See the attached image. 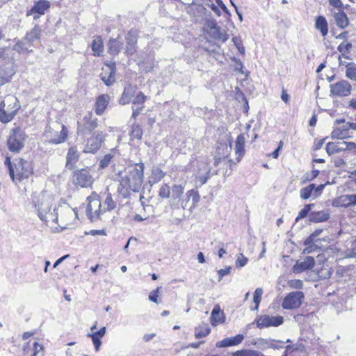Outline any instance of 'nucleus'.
I'll use <instances>...</instances> for the list:
<instances>
[{
  "instance_id": "25",
  "label": "nucleus",
  "mask_w": 356,
  "mask_h": 356,
  "mask_svg": "<svg viewBox=\"0 0 356 356\" xmlns=\"http://www.w3.org/2000/svg\"><path fill=\"white\" fill-rule=\"evenodd\" d=\"M337 205L348 207L356 205V194H346L341 195L337 200Z\"/></svg>"
},
{
  "instance_id": "50",
  "label": "nucleus",
  "mask_w": 356,
  "mask_h": 356,
  "mask_svg": "<svg viewBox=\"0 0 356 356\" xmlns=\"http://www.w3.org/2000/svg\"><path fill=\"white\" fill-rule=\"evenodd\" d=\"M314 206V204H306L304 207V208L299 211L298 215L296 218V222H298L300 219L305 218L308 215L309 212L311 211L312 208Z\"/></svg>"
},
{
  "instance_id": "27",
  "label": "nucleus",
  "mask_w": 356,
  "mask_h": 356,
  "mask_svg": "<svg viewBox=\"0 0 356 356\" xmlns=\"http://www.w3.org/2000/svg\"><path fill=\"white\" fill-rule=\"evenodd\" d=\"M208 26L210 27L211 35L213 38L222 42H225L227 40V35L221 31L220 28L217 26L215 21H211Z\"/></svg>"
},
{
  "instance_id": "36",
  "label": "nucleus",
  "mask_w": 356,
  "mask_h": 356,
  "mask_svg": "<svg viewBox=\"0 0 356 356\" xmlns=\"http://www.w3.org/2000/svg\"><path fill=\"white\" fill-rule=\"evenodd\" d=\"M134 94V90L131 86L126 87L120 99V104L125 105L130 102Z\"/></svg>"
},
{
  "instance_id": "42",
  "label": "nucleus",
  "mask_w": 356,
  "mask_h": 356,
  "mask_svg": "<svg viewBox=\"0 0 356 356\" xmlns=\"http://www.w3.org/2000/svg\"><path fill=\"white\" fill-rule=\"evenodd\" d=\"M166 173L163 172L160 168L155 167L152 170V179L154 183H157L160 181L164 177Z\"/></svg>"
},
{
  "instance_id": "45",
  "label": "nucleus",
  "mask_w": 356,
  "mask_h": 356,
  "mask_svg": "<svg viewBox=\"0 0 356 356\" xmlns=\"http://www.w3.org/2000/svg\"><path fill=\"white\" fill-rule=\"evenodd\" d=\"M114 157V153L113 152V151H111V152L106 154L102 159H100L99 161V168L100 169H104L106 168H107L112 159Z\"/></svg>"
},
{
  "instance_id": "49",
  "label": "nucleus",
  "mask_w": 356,
  "mask_h": 356,
  "mask_svg": "<svg viewBox=\"0 0 356 356\" xmlns=\"http://www.w3.org/2000/svg\"><path fill=\"white\" fill-rule=\"evenodd\" d=\"M108 67L111 68L110 75L107 79L105 77H102V79L106 86H111L115 81L114 74L115 72V65L113 63L111 65H108Z\"/></svg>"
},
{
  "instance_id": "37",
  "label": "nucleus",
  "mask_w": 356,
  "mask_h": 356,
  "mask_svg": "<svg viewBox=\"0 0 356 356\" xmlns=\"http://www.w3.org/2000/svg\"><path fill=\"white\" fill-rule=\"evenodd\" d=\"M211 332L210 327L206 323H202L198 327H195V338L200 339L207 337Z\"/></svg>"
},
{
  "instance_id": "10",
  "label": "nucleus",
  "mask_w": 356,
  "mask_h": 356,
  "mask_svg": "<svg viewBox=\"0 0 356 356\" xmlns=\"http://www.w3.org/2000/svg\"><path fill=\"white\" fill-rule=\"evenodd\" d=\"M252 344L254 345L258 349L263 350L268 348L278 350L284 347V341L273 339L257 338L252 342Z\"/></svg>"
},
{
  "instance_id": "9",
  "label": "nucleus",
  "mask_w": 356,
  "mask_h": 356,
  "mask_svg": "<svg viewBox=\"0 0 356 356\" xmlns=\"http://www.w3.org/2000/svg\"><path fill=\"white\" fill-rule=\"evenodd\" d=\"M304 298V293L302 291H294L289 293L283 300L282 306L286 309H293L298 308L302 304Z\"/></svg>"
},
{
  "instance_id": "38",
  "label": "nucleus",
  "mask_w": 356,
  "mask_h": 356,
  "mask_svg": "<svg viewBox=\"0 0 356 356\" xmlns=\"http://www.w3.org/2000/svg\"><path fill=\"white\" fill-rule=\"evenodd\" d=\"M352 49V44L350 42H341L338 47H337V51H339L341 55L339 56V60H341V56L343 58L348 59L349 57L346 54H348L350 52V50Z\"/></svg>"
},
{
  "instance_id": "44",
  "label": "nucleus",
  "mask_w": 356,
  "mask_h": 356,
  "mask_svg": "<svg viewBox=\"0 0 356 356\" xmlns=\"http://www.w3.org/2000/svg\"><path fill=\"white\" fill-rule=\"evenodd\" d=\"M170 187L168 184L163 183L161 185L158 195L162 199H168L170 197Z\"/></svg>"
},
{
  "instance_id": "24",
  "label": "nucleus",
  "mask_w": 356,
  "mask_h": 356,
  "mask_svg": "<svg viewBox=\"0 0 356 356\" xmlns=\"http://www.w3.org/2000/svg\"><path fill=\"white\" fill-rule=\"evenodd\" d=\"M109 100L110 97L106 94L101 95L97 97L95 104V113L97 115H100L104 113L108 106Z\"/></svg>"
},
{
  "instance_id": "54",
  "label": "nucleus",
  "mask_w": 356,
  "mask_h": 356,
  "mask_svg": "<svg viewBox=\"0 0 356 356\" xmlns=\"http://www.w3.org/2000/svg\"><path fill=\"white\" fill-rule=\"evenodd\" d=\"M87 337L91 338L93 345L95 346V351L98 352L99 350L100 346L102 345V341H101L102 337L96 335L93 332L88 334Z\"/></svg>"
},
{
  "instance_id": "2",
  "label": "nucleus",
  "mask_w": 356,
  "mask_h": 356,
  "mask_svg": "<svg viewBox=\"0 0 356 356\" xmlns=\"http://www.w3.org/2000/svg\"><path fill=\"white\" fill-rule=\"evenodd\" d=\"M53 199L51 197L44 192L39 193H35L33 197V204L37 210L38 216L42 221H47L48 215H51L49 211L52 205Z\"/></svg>"
},
{
  "instance_id": "64",
  "label": "nucleus",
  "mask_w": 356,
  "mask_h": 356,
  "mask_svg": "<svg viewBox=\"0 0 356 356\" xmlns=\"http://www.w3.org/2000/svg\"><path fill=\"white\" fill-rule=\"evenodd\" d=\"M143 108H144V106H132V110H133L132 118L135 119L140 114V113L143 109Z\"/></svg>"
},
{
  "instance_id": "1",
  "label": "nucleus",
  "mask_w": 356,
  "mask_h": 356,
  "mask_svg": "<svg viewBox=\"0 0 356 356\" xmlns=\"http://www.w3.org/2000/svg\"><path fill=\"white\" fill-rule=\"evenodd\" d=\"M145 165L143 163H136L119 173L120 184L118 193L123 197H129L133 193H138L142 186Z\"/></svg>"
},
{
  "instance_id": "14",
  "label": "nucleus",
  "mask_w": 356,
  "mask_h": 356,
  "mask_svg": "<svg viewBox=\"0 0 356 356\" xmlns=\"http://www.w3.org/2000/svg\"><path fill=\"white\" fill-rule=\"evenodd\" d=\"M24 136L20 130H14L8 140V148L12 152H19L24 147Z\"/></svg>"
},
{
  "instance_id": "51",
  "label": "nucleus",
  "mask_w": 356,
  "mask_h": 356,
  "mask_svg": "<svg viewBox=\"0 0 356 356\" xmlns=\"http://www.w3.org/2000/svg\"><path fill=\"white\" fill-rule=\"evenodd\" d=\"M67 129L64 125H62V130L58 138H53L49 140L51 143L59 144L65 141L67 138Z\"/></svg>"
},
{
  "instance_id": "61",
  "label": "nucleus",
  "mask_w": 356,
  "mask_h": 356,
  "mask_svg": "<svg viewBox=\"0 0 356 356\" xmlns=\"http://www.w3.org/2000/svg\"><path fill=\"white\" fill-rule=\"evenodd\" d=\"M43 348L42 345L39 344L37 342H34L33 344V347L31 348V351H33V355L31 356H37L40 352L42 350Z\"/></svg>"
},
{
  "instance_id": "53",
  "label": "nucleus",
  "mask_w": 356,
  "mask_h": 356,
  "mask_svg": "<svg viewBox=\"0 0 356 356\" xmlns=\"http://www.w3.org/2000/svg\"><path fill=\"white\" fill-rule=\"evenodd\" d=\"M147 97L142 92H139L132 101V105L134 106H143Z\"/></svg>"
},
{
  "instance_id": "23",
  "label": "nucleus",
  "mask_w": 356,
  "mask_h": 356,
  "mask_svg": "<svg viewBox=\"0 0 356 356\" xmlns=\"http://www.w3.org/2000/svg\"><path fill=\"white\" fill-rule=\"evenodd\" d=\"M33 44H31L25 38L19 40L13 46V50L19 54L29 53L33 51Z\"/></svg>"
},
{
  "instance_id": "21",
  "label": "nucleus",
  "mask_w": 356,
  "mask_h": 356,
  "mask_svg": "<svg viewBox=\"0 0 356 356\" xmlns=\"http://www.w3.org/2000/svg\"><path fill=\"white\" fill-rule=\"evenodd\" d=\"M232 150V144L227 145L226 143H221L217 147V153L219 156H215L213 165L215 166L218 165L222 158L227 157Z\"/></svg>"
},
{
  "instance_id": "15",
  "label": "nucleus",
  "mask_w": 356,
  "mask_h": 356,
  "mask_svg": "<svg viewBox=\"0 0 356 356\" xmlns=\"http://www.w3.org/2000/svg\"><path fill=\"white\" fill-rule=\"evenodd\" d=\"M5 101L0 99V121L3 123L10 122L16 115L18 110V106L15 105L12 108H5Z\"/></svg>"
},
{
  "instance_id": "12",
  "label": "nucleus",
  "mask_w": 356,
  "mask_h": 356,
  "mask_svg": "<svg viewBox=\"0 0 356 356\" xmlns=\"http://www.w3.org/2000/svg\"><path fill=\"white\" fill-rule=\"evenodd\" d=\"M351 85L346 80H341L330 85V95L337 97H346L350 94Z\"/></svg>"
},
{
  "instance_id": "40",
  "label": "nucleus",
  "mask_w": 356,
  "mask_h": 356,
  "mask_svg": "<svg viewBox=\"0 0 356 356\" xmlns=\"http://www.w3.org/2000/svg\"><path fill=\"white\" fill-rule=\"evenodd\" d=\"M332 274V270L328 265L323 266L317 270V275L320 280H325L330 277Z\"/></svg>"
},
{
  "instance_id": "52",
  "label": "nucleus",
  "mask_w": 356,
  "mask_h": 356,
  "mask_svg": "<svg viewBox=\"0 0 356 356\" xmlns=\"http://www.w3.org/2000/svg\"><path fill=\"white\" fill-rule=\"evenodd\" d=\"M263 294V289L261 288H257L254 293L253 302L255 304V307L252 309L254 310L258 309L259 303L261 302V296Z\"/></svg>"
},
{
  "instance_id": "28",
  "label": "nucleus",
  "mask_w": 356,
  "mask_h": 356,
  "mask_svg": "<svg viewBox=\"0 0 356 356\" xmlns=\"http://www.w3.org/2000/svg\"><path fill=\"white\" fill-rule=\"evenodd\" d=\"M330 218V214L327 211L312 212L309 215V220L312 222L318 223L326 221Z\"/></svg>"
},
{
  "instance_id": "3",
  "label": "nucleus",
  "mask_w": 356,
  "mask_h": 356,
  "mask_svg": "<svg viewBox=\"0 0 356 356\" xmlns=\"http://www.w3.org/2000/svg\"><path fill=\"white\" fill-rule=\"evenodd\" d=\"M88 202L86 207V213L91 221H96L101 219L104 210L102 209V202L99 195L93 192L86 199Z\"/></svg>"
},
{
  "instance_id": "46",
  "label": "nucleus",
  "mask_w": 356,
  "mask_h": 356,
  "mask_svg": "<svg viewBox=\"0 0 356 356\" xmlns=\"http://www.w3.org/2000/svg\"><path fill=\"white\" fill-rule=\"evenodd\" d=\"M314 188V184H311L308 186L302 188L300 191V197L303 200H307L309 198Z\"/></svg>"
},
{
  "instance_id": "56",
  "label": "nucleus",
  "mask_w": 356,
  "mask_h": 356,
  "mask_svg": "<svg viewBox=\"0 0 356 356\" xmlns=\"http://www.w3.org/2000/svg\"><path fill=\"white\" fill-rule=\"evenodd\" d=\"M4 164L8 168V172H9V175H10L11 179H14V177H14V169H15L14 163H12L10 157H6Z\"/></svg>"
},
{
  "instance_id": "57",
  "label": "nucleus",
  "mask_w": 356,
  "mask_h": 356,
  "mask_svg": "<svg viewBox=\"0 0 356 356\" xmlns=\"http://www.w3.org/2000/svg\"><path fill=\"white\" fill-rule=\"evenodd\" d=\"M353 63H349L347 65V69L346 71V76L348 77L350 79H353L355 75H356V69L351 67V65H353Z\"/></svg>"
},
{
  "instance_id": "58",
  "label": "nucleus",
  "mask_w": 356,
  "mask_h": 356,
  "mask_svg": "<svg viewBox=\"0 0 356 356\" xmlns=\"http://www.w3.org/2000/svg\"><path fill=\"white\" fill-rule=\"evenodd\" d=\"M247 263L248 259L243 254H240L236 261V266L243 267L247 264Z\"/></svg>"
},
{
  "instance_id": "39",
  "label": "nucleus",
  "mask_w": 356,
  "mask_h": 356,
  "mask_svg": "<svg viewBox=\"0 0 356 356\" xmlns=\"http://www.w3.org/2000/svg\"><path fill=\"white\" fill-rule=\"evenodd\" d=\"M348 137H349V132L346 131L343 126L334 129L331 134V138L333 139H344Z\"/></svg>"
},
{
  "instance_id": "17",
  "label": "nucleus",
  "mask_w": 356,
  "mask_h": 356,
  "mask_svg": "<svg viewBox=\"0 0 356 356\" xmlns=\"http://www.w3.org/2000/svg\"><path fill=\"white\" fill-rule=\"evenodd\" d=\"M314 264V259L312 257H306L303 260L297 261L293 267V271L294 273H300L307 270L312 269Z\"/></svg>"
},
{
  "instance_id": "41",
  "label": "nucleus",
  "mask_w": 356,
  "mask_h": 356,
  "mask_svg": "<svg viewBox=\"0 0 356 356\" xmlns=\"http://www.w3.org/2000/svg\"><path fill=\"white\" fill-rule=\"evenodd\" d=\"M233 356H265L263 353L258 350H237L233 353Z\"/></svg>"
},
{
  "instance_id": "60",
  "label": "nucleus",
  "mask_w": 356,
  "mask_h": 356,
  "mask_svg": "<svg viewBox=\"0 0 356 356\" xmlns=\"http://www.w3.org/2000/svg\"><path fill=\"white\" fill-rule=\"evenodd\" d=\"M300 347V345H298V344H293V345H287L285 348V351L284 353H283L282 356H288V353H291V352H293L294 350H299Z\"/></svg>"
},
{
  "instance_id": "26",
  "label": "nucleus",
  "mask_w": 356,
  "mask_h": 356,
  "mask_svg": "<svg viewBox=\"0 0 356 356\" xmlns=\"http://www.w3.org/2000/svg\"><path fill=\"white\" fill-rule=\"evenodd\" d=\"M315 29L319 31L323 37H325L328 33V24L324 16L320 15L316 18Z\"/></svg>"
},
{
  "instance_id": "35",
  "label": "nucleus",
  "mask_w": 356,
  "mask_h": 356,
  "mask_svg": "<svg viewBox=\"0 0 356 356\" xmlns=\"http://www.w3.org/2000/svg\"><path fill=\"white\" fill-rule=\"evenodd\" d=\"M49 8V2L46 0L38 1L32 8V12L40 15L44 14L45 11Z\"/></svg>"
},
{
  "instance_id": "13",
  "label": "nucleus",
  "mask_w": 356,
  "mask_h": 356,
  "mask_svg": "<svg viewBox=\"0 0 356 356\" xmlns=\"http://www.w3.org/2000/svg\"><path fill=\"white\" fill-rule=\"evenodd\" d=\"M284 322L283 317L281 316H270L268 315H262L256 319L257 327L261 329L270 326L277 327Z\"/></svg>"
},
{
  "instance_id": "18",
  "label": "nucleus",
  "mask_w": 356,
  "mask_h": 356,
  "mask_svg": "<svg viewBox=\"0 0 356 356\" xmlns=\"http://www.w3.org/2000/svg\"><path fill=\"white\" fill-rule=\"evenodd\" d=\"M137 37V33L134 30H130L126 35V53L127 54L132 55L136 52Z\"/></svg>"
},
{
  "instance_id": "48",
  "label": "nucleus",
  "mask_w": 356,
  "mask_h": 356,
  "mask_svg": "<svg viewBox=\"0 0 356 356\" xmlns=\"http://www.w3.org/2000/svg\"><path fill=\"white\" fill-rule=\"evenodd\" d=\"M142 136L143 130L141 127L138 124H134L130 134L131 138L132 140L134 138L140 140L141 139Z\"/></svg>"
},
{
  "instance_id": "6",
  "label": "nucleus",
  "mask_w": 356,
  "mask_h": 356,
  "mask_svg": "<svg viewBox=\"0 0 356 356\" xmlns=\"http://www.w3.org/2000/svg\"><path fill=\"white\" fill-rule=\"evenodd\" d=\"M105 140V135L102 131H95L92 136L86 140L83 152L86 154H96L101 148Z\"/></svg>"
},
{
  "instance_id": "16",
  "label": "nucleus",
  "mask_w": 356,
  "mask_h": 356,
  "mask_svg": "<svg viewBox=\"0 0 356 356\" xmlns=\"http://www.w3.org/2000/svg\"><path fill=\"white\" fill-rule=\"evenodd\" d=\"M191 199L192 200V205L190 207V209L195 208L200 200V196L197 191L195 189L188 191L185 196H182L180 198V201L179 202L180 203V207L183 209H185L187 207L188 202Z\"/></svg>"
},
{
  "instance_id": "34",
  "label": "nucleus",
  "mask_w": 356,
  "mask_h": 356,
  "mask_svg": "<svg viewBox=\"0 0 356 356\" xmlns=\"http://www.w3.org/2000/svg\"><path fill=\"white\" fill-rule=\"evenodd\" d=\"M92 49L95 56H99L104 51V44L101 36H97L93 40Z\"/></svg>"
},
{
  "instance_id": "4",
  "label": "nucleus",
  "mask_w": 356,
  "mask_h": 356,
  "mask_svg": "<svg viewBox=\"0 0 356 356\" xmlns=\"http://www.w3.org/2000/svg\"><path fill=\"white\" fill-rule=\"evenodd\" d=\"M14 179L13 182L17 184L23 179H28L33 173L32 164L26 160L19 159L14 161Z\"/></svg>"
},
{
  "instance_id": "47",
  "label": "nucleus",
  "mask_w": 356,
  "mask_h": 356,
  "mask_svg": "<svg viewBox=\"0 0 356 356\" xmlns=\"http://www.w3.org/2000/svg\"><path fill=\"white\" fill-rule=\"evenodd\" d=\"M84 120L86 122L85 127L89 131H93L97 127V119H92L91 116L85 117Z\"/></svg>"
},
{
  "instance_id": "31",
  "label": "nucleus",
  "mask_w": 356,
  "mask_h": 356,
  "mask_svg": "<svg viewBox=\"0 0 356 356\" xmlns=\"http://www.w3.org/2000/svg\"><path fill=\"white\" fill-rule=\"evenodd\" d=\"M245 136L240 134L237 136L235 146V153L237 155V161L239 162L245 153Z\"/></svg>"
},
{
  "instance_id": "62",
  "label": "nucleus",
  "mask_w": 356,
  "mask_h": 356,
  "mask_svg": "<svg viewBox=\"0 0 356 356\" xmlns=\"http://www.w3.org/2000/svg\"><path fill=\"white\" fill-rule=\"evenodd\" d=\"M86 235H92V236H106V233L104 229H91L88 232L85 233Z\"/></svg>"
},
{
  "instance_id": "7",
  "label": "nucleus",
  "mask_w": 356,
  "mask_h": 356,
  "mask_svg": "<svg viewBox=\"0 0 356 356\" xmlns=\"http://www.w3.org/2000/svg\"><path fill=\"white\" fill-rule=\"evenodd\" d=\"M93 177L89 170L86 168L75 170L73 173V184L81 188H88L92 186Z\"/></svg>"
},
{
  "instance_id": "63",
  "label": "nucleus",
  "mask_w": 356,
  "mask_h": 356,
  "mask_svg": "<svg viewBox=\"0 0 356 356\" xmlns=\"http://www.w3.org/2000/svg\"><path fill=\"white\" fill-rule=\"evenodd\" d=\"M231 269V266H228L224 269H220L219 270H218V274L219 277L218 280L220 281L225 275L229 274Z\"/></svg>"
},
{
  "instance_id": "29",
  "label": "nucleus",
  "mask_w": 356,
  "mask_h": 356,
  "mask_svg": "<svg viewBox=\"0 0 356 356\" xmlns=\"http://www.w3.org/2000/svg\"><path fill=\"white\" fill-rule=\"evenodd\" d=\"M122 47V41L120 38H111L108 43V51L110 54L116 56L120 51Z\"/></svg>"
},
{
  "instance_id": "11",
  "label": "nucleus",
  "mask_w": 356,
  "mask_h": 356,
  "mask_svg": "<svg viewBox=\"0 0 356 356\" xmlns=\"http://www.w3.org/2000/svg\"><path fill=\"white\" fill-rule=\"evenodd\" d=\"M356 145L353 142L339 141L337 143L329 142L326 145V152L329 155L339 153L346 150H353Z\"/></svg>"
},
{
  "instance_id": "22",
  "label": "nucleus",
  "mask_w": 356,
  "mask_h": 356,
  "mask_svg": "<svg viewBox=\"0 0 356 356\" xmlns=\"http://www.w3.org/2000/svg\"><path fill=\"white\" fill-rule=\"evenodd\" d=\"M80 154L75 147H70L68 149L66 156V168L72 170L79 161Z\"/></svg>"
},
{
  "instance_id": "55",
  "label": "nucleus",
  "mask_w": 356,
  "mask_h": 356,
  "mask_svg": "<svg viewBox=\"0 0 356 356\" xmlns=\"http://www.w3.org/2000/svg\"><path fill=\"white\" fill-rule=\"evenodd\" d=\"M161 289V287L159 286L155 290H153L149 293L148 298L150 301L155 302L156 304L159 303L158 297L159 296V291Z\"/></svg>"
},
{
  "instance_id": "19",
  "label": "nucleus",
  "mask_w": 356,
  "mask_h": 356,
  "mask_svg": "<svg viewBox=\"0 0 356 356\" xmlns=\"http://www.w3.org/2000/svg\"><path fill=\"white\" fill-rule=\"evenodd\" d=\"M244 339L243 334H238L233 337H227L216 344L218 348H225L240 344Z\"/></svg>"
},
{
  "instance_id": "5",
  "label": "nucleus",
  "mask_w": 356,
  "mask_h": 356,
  "mask_svg": "<svg viewBox=\"0 0 356 356\" xmlns=\"http://www.w3.org/2000/svg\"><path fill=\"white\" fill-rule=\"evenodd\" d=\"M16 71V66L13 59H1L0 60V86L10 82Z\"/></svg>"
},
{
  "instance_id": "30",
  "label": "nucleus",
  "mask_w": 356,
  "mask_h": 356,
  "mask_svg": "<svg viewBox=\"0 0 356 356\" xmlns=\"http://www.w3.org/2000/svg\"><path fill=\"white\" fill-rule=\"evenodd\" d=\"M334 19L336 24L341 29H345L349 24V20L347 15L342 10L334 13Z\"/></svg>"
},
{
  "instance_id": "43",
  "label": "nucleus",
  "mask_w": 356,
  "mask_h": 356,
  "mask_svg": "<svg viewBox=\"0 0 356 356\" xmlns=\"http://www.w3.org/2000/svg\"><path fill=\"white\" fill-rule=\"evenodd\" d=\"M104 208L103 210H104V212L106 211H111L115 209L116 207V202L113 200L112 195L110 193H108L104 200Z\"/></svg>"
},
{
  "instance_id": "8",
  "label": "nucleus",
  "mask_w": 356,
  "mask_h": 356,
  "mask_svg": "<svg viewBox=\"0 0 356 356\" xmlns=\"http://www.w3.org/2000/svg\"><path fill=\"white\" fill-rule=\"evenodd\" d=\"M216 174L217 172L213 174L211 173L209 161L207 159H204L199 161L197 172L195 174V179L200 183V186H202L208 181L211 175Z\"/></svg>"
},
{
  "instance_id": "20",
  "label": "nucleus",
  "mask_w": 356,
  "mask_h": 356,
  "mask_svg": "<svg viewBox=\"0 0 356 356\" xmlns=\"http://www.w3.org/2000/svg\"><path fill=\"white\" fill-rule=\"evenodd\" d=\"M185 186L183 184H175L170 188V197L172 204H179L180 198L183 196Z\"/></svg>"
},
{
  "instance_id": "33",
  "label": "nucleus",
  "mask_w": 356,
  "mask_h": 356,
  "mask_svg": "<svg viewBox=\"0 0 356 356\" xmlns=\"http://www.w3.org/2000/svg\"><path fill=\"white\" fill-rule=\"evenodd\" d=\"M224 313L220 311V307L218 305H215L211 316V322L213 325H215L217 323H222L224 322Z\"/></svg>"
},
{
  "instance_id": "59",
  "label": "nucleus",
  "mask_w": 356,
  "mask_h": 356,
  "mask_svg": "<svg viewBox=\"0 0 356 356\" xmlns=\"http://www.w3.org/2000/svg\"><path fill=\"white\" fill-rule=\"evenodd\" d=\"M291 288L296 289H301L303 287V282L300 280H293L289 282Z\"/></svg>"
},
{
  "instance_id": "32",
  "label": "nucleus",
  "mask_w": 356,
  "mask_h": 356,
  "mask_svg": "<svg viewBox=\"0 0 356 356\" xmlns=\"http://www.w3.org/2000/svg\"><path fill=\"white\" fill-rule=\"evenodd\" d=\"M41 30L40 29L38 25H35L30 31H29L26 35L25 38L31 44H33L35 42H39L40 40Z\"/></svg>"
}]
</instances>
